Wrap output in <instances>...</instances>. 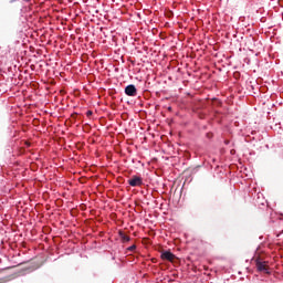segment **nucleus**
<instances>
[{"instance_id":"nucleus-1","label":"nucleus","mask_w":283,"mask_h":283,"mask_svg":"<svg viewBox=\"0 0 283 283\" xmlns=\"http://www.w3.org/2000/svg\"><path fill=\"white\" fill-rule=\"evenodd\" d=\"M254 260H255V266L259 273H265V274L271 273V268L269 266V262L262 260V258L258 256V254H255Z\"/></svg>"},{"instance_id":"nucleus-2","label":"nucleus","mask_w":283,"mask_h":283,"mask_svg":"<svg viewBox=\"0 0 283 283\" xmlns=\"http://www.w3.org/2000/svg\"><path fill=\"white\" fill-rule=\"evenodd\" d=\"M128 185L130 187H143V178L138 176H133L132 179L128 180Z\"/></svg>"},{"instance_id":"nucleus-3","label":"nucleus","mask_w":283,"mask_h":283,"mask_svg":"<svg viewBox=\"0 0 283 283\" xmlns=\"http://www.w3.org/2000/svg\"><path fill=\"white\" fill-rule=\"evenodd\" d=\"M160 258L167 262H174V260H176V254L171 253V251H164L161 252Z\"/></svg>"},{"instance_id":"nucleus-4","label":"nucleus","mask_w":283,"mask_h":283,"mask_svg":"<svg viewBox=\"0 0 283 283\" xmlns=\"http://www.w3.org/2000/svg\"><path fill=\"white\" fill-rule=\"evenodd\" d=\"M125 94L126 96H136L138 94V90H136L134 84H129L125 87Z\"/></svg>"},{"instance_id":"nucleus-5","label":"nucleus","mask_w":283,"mask_h":283,"mask_svg":"<svg viewBox=\"0 0 283 283\" xmlns=\"http://www.w3.org/2000/svg\"><path fill=\"white\" fill-rule=\"evenodd\" d=\"M122 240L124 241V242H129V240H130V238L128 237V235H123L122 237Z\"/></svg>"},{"instance_id":"nucleus-6","label":"nucleus","mask_w":283,"mask_h":283,"mask_svg":"<svg viewBox=\"0 0 283 283\" xmlns=\"http://www.w3.org/2000/svg\"><path fill=\"white\" fill-rule=\"evenodd\" d=\"M127 251H130V252L136 251V245H130V247H128Z\"/></svg>"},{"instance_id":"nucleus-7","label":"nucleus","mask_w":283,"mask_h":283,"mask_svg":"<svg viewBox=\"0 0 283 283\" xmlns=\"http://www.w3.org/2000/svg\"><path fill=\"white\" fill-rule=\"evenodd\" d=\"M87 114L91 115V114H92V111H88Z\"/></svg>"},{"instance_id":"nucleus-8","label":"nucleus","mask_w":283,"mask_h":283,"mask_svg":"<svg viewBox=\"0 0 283 283\" xmlns=\"http://www.w3.org/2000/svg\"><path fill=\"white\" fill-rule=\"evenodd\" d=\"M24 1L30 2V0H24Z\"/></svg>"}]
</instances>
